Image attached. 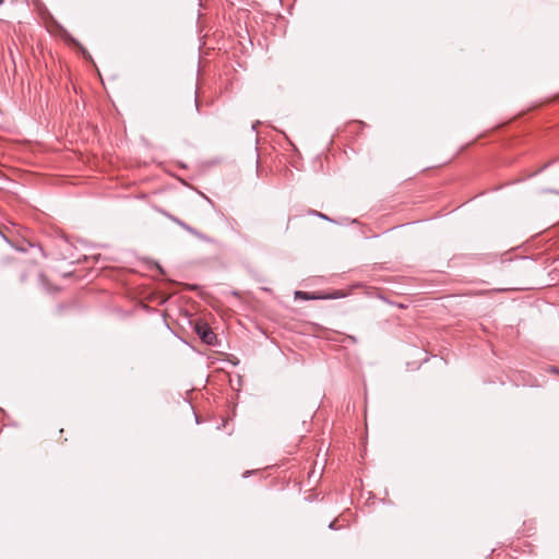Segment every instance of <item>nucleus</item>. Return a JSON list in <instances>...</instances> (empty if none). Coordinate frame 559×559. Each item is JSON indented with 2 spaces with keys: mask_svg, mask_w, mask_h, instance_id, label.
<instances>
[{
  "mask_svg": "<svg viewBox=\"0 0 559 559\" xmlns=\"http://www.w3.org/2000/svg\"><path fill=\"white\" fill-rule=\"evenodd\" d=\"M0 3H2V0H0Z\"/></svg>",
  "mask_w": 559,
  "mask_h": 559,
  "instance_id": "5",
  "label": "nucleus"
},
{
  "mask_svg": "<svg viewBox=\"0 0 559 559\" xmlns=\"http://www.w3.org/2000/svg\"><path fill=\"white\" fill-rule=\"evenodd\" d=\"M15 259L11 255V254H5L2 260H1V263L2 265H7L9 264L11 261H14Z\"/></svg>",
  "mask_w": 559,
  "mask_h": 559,
  "instance_id": "4",
  "label": "nucleus"
},
{
  "mask_svg": "<svg viewBox=\"0 0 559 559\" xmlns=\"http://www.w3.org/2000/svg\"><path fill=\"white\" fill-rule=\"evenodd\" d=\"M295 297L305 300L322 298V296L310 295L306 292H296Z\"/></svg>",
  "mask_w": 559,
  "mask_h": 559,
  "instance_id": "2",
  "label": "nucleus"
},
{
  "mask_svg": "<svg viewBox=\"0 0 559 559\" xmlns=\"http://www.w3.org/2000/svg\"><path fill=\"white\" fill-rule=\"evenodd\" d=\"M195 332L204 343L209 345H212L214 343L216 336L214 332L207 326V324L198 323L195 325Z\"/></svg>",
  "mask_w": 559,
  "mask_h": 559,
  "instance_id": "1",
  "label": "nucleus"
},
{
  "mask_svg": "<svg viewBox=\"0 0 559 559\" xmlns=\"http://www.w3.org/2000/svg\"><path fill=\"white\" fill-rule=\"evenodd\" d=\"M346 294L342 290H335L333 294L329 295V296H322V298H333V299H336V298H343L345 297Z\"/></svg>",
  "mask_w": 559,
  "mask_h": 559,
  "instance_id": "3",
  "label": "nucleus"
}]
</instances>
